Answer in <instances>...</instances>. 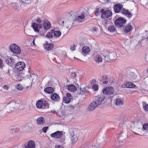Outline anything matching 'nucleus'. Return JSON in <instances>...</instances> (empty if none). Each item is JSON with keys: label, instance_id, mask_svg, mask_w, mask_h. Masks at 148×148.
Segmentation results:
<instances>
[{"label": "nucleus", "instance_id": "obj_1", "mask_svg": "<svg viewBox=\"0 0 148 148\" xmlns=\"http://www.w3.org/2000/svg\"><path fill=\"white\" fill-rule=\"evenodd\" d=\"M21 103V102L19 100H12L7 104L6 108L10 111H13L19 106Z\"/></svg>", "mask_w": 148, "mask_h": 148}, {"label": "nucleus", "instance_id": "obj_2", "mask_svg": "<svg viewBox=\"0 0 148 148\" xmlns=\"http://www.w3.org/2000/svg\"><path fill=\"white\" fill-rule=\"evenodd\" d=\"M75 15L72 13V14L69 15L67 19H66L63 21L62 23H64V25L68 29H70L71 28L72 25L74 23V17Z\"/></svg>", "mask_w": 148, "mask_h": 148}, {"label": "nucleus", "instance_id": "obj_3", "mask_svg": "<svg viewBox=\"0 0 148 148\" xmlns=\"http://www.w3.org/2000/svg\"><path fill=\"white\" fill-rule=\"evenodd\" d=\"M126 22L125 19L123 17H120L116 19L114 23L116 26L118 27H122L124 26Z\"/></svg>", "mask_w": 148, "mask_h": 148}, {"label": "nucleus", "instance_id": "obj_4", "mask_svg": "<svg viewBox=\"0 0 148 148\" xmlns=\"http://www.w3.org/2000/svg\"><path fill=\"white\" fill-rule=\"evenodd\" d=\"M10 49L11 51L16 54H20L21 52L20 47L15 44L11 45Z\"/></svg>", "mask_w": 148, "mask_h": 148}, {"label": "nucleus", "instance_id": "obj_5", "mask_svg": "<svg viewBox=\"0 0 148 148\" xmlns=\"http://www.w3.org/2000/svg\"><path fill=\"white\" fill-rule=\"evenodd\" d=\"M116 58V54L115 53H110L109 55L105 56V61L109 62L115 60Z\"/></svg>", "mask_w": 148, "mask_h": 148}, {"label": "nucleus", "instance_id": "obj_6", "mask_svg": "<svg viewBox=\"0 0 148 148\" xmlns=\"http://www.w3.org/2000/svg\"><path fill=\"white\" fill-rule=\"evenodd\" d=\"M114 92V89L112 87H106L103 88L102 90V92L103 94L110 95L112 94Z\"/></svg>", "mask_w": 148, "mask_h": 148}, {"label": "nucleus", "instance_id": "obj_7", "mask_svg": "<svg viewBox=\"0 0 148 148\" xmlns=\"http://www.w3.org/2000/svg\"><path fill=\"white\" fill-rule=\"evenodd\" d=\"M15 69L16 70L18 71L22 70L25 67V63L23 62H19L15 64Z\"/></svg>", "mask_w": 148, "mask_h": 148}, {"label": "nucleus", "instance_id": "obj_8", "mask_svg": "<svg viewBox=\"0 0 148 148\" xmlns=\"http://www.w3.org/2000/svg\"><path fill=\"white\" fill-rule=\"evenodd\" d=\"M104 99V97L103 95H99L96 97L95 101V102L97 103L98 106L100 105L103 102Z\"/></svg>", "mask_w": 148, "mask_h": 148}, {"label": "nucleus", "instance_id": "obj_9", "mask_svg": "<svg viewBox=\"0 0 148 148\" xmlns=\"http://www.w3.org/2000/svg\"><path fill=\"white\" fill-rule=\"evenodd\" d=\"M112 14V11L110 10H106L101 15L102 18L106 19L111 17Z\"/></svg>", "mask_w": 148, "mask_h": 148}, {"label": "nucleus", "instance_id": "obj_10", "mask_svg": "<svg viewBox=\"0 0 148 148\" xmlns=\"http://www.w3.org/2000/svg\"><path fill=\"white\" fill-rule=\"evenodd\" d=\"M73 96L70 93H67L66 96L63 98V101L66 103H69L71 99H73Z\"/></svg>", "mask_w": 148, "mask_h": 148}, {"label": "nucleus", "instance_id": "obj_11", "mask_svg": "<svg viewBox=\"0 0 148 148\" xmlns=\"http://www.w3.org/2000/svg\"><path fill=\"white\" fill-rule=\"evenodd\" d=\"M32 26L34 29V31L38 32L39 31L38 28L41 29L42 27V24H37L35 22H33L32 23Z\"/></svg>", "mask_w": 148, "mask_h": 148}, {"label": "nucleus", "instance_id": "obj_12", "mask_svg": "<svg viewBox=\"0 0 148 148\" xmlns=\"http://www.w3.org/2000/svg\"><path fill=\"white\" fill-rule=\"evenodd\" d=\"M35 143L32 140H30L28 141L27 144H24V147L25 148H35Z\"/></svg>", "mask_w": 148, "mask_h": 148}, {"label": "nucleus", "instance_id": "obj_13", "mask_svg": "<svg viewBox=\"0 0 148 148\" xmlns=\"http://www.w3.org/2000/svg\"><path fill=\"white\" fill-rule=\"evenodd\" d=\"M63 132L57 131L51 134V137L54 138H60L62 137L63 135Z\"/></svg>", "mask_w": 148, "mask_h": 148}, {"label": "nucleus", "instance_id": "obj_14", "mask_svg": "<svg viewBox=\"0 0 148 148\" xmlns=\"http://www.w3.org/2000/svg\"><path fill=\"white\" fill-rule=\"evenodd\" d=\"M51 99L55 102L58 101L60 100V98L59 95L56 93H52L50 96Z\"/></svg>", "mask_w": 148, "mask_h": 148}, {"label": "nucleus", "instance_id": "obj_15", "mask_svg": "<svg viewBox=\"0 0 148 148\" xmlns=\"http://www.w3.org/2000/svg\"><path fill=\"white\" fill-rule=\"evenodd\" d=\"M121 12L122 14L126 16L129 18H131L132 16V14L129 11V10L126 9L124 8H123L121 11Z\"/></svg>", "mask_w": 148, "mask_h": 148}, {"label": "nucleus", "instance_id": "obj_16", "mask_svg": "<svg viewBox=\"0 0 148 148\" xmlns=\"http://www.w3.org/2000/svg\"><path fill=\"white\" fill-rule=\"evenodd\" d=\"M44 26L43 28L45 30H47L50 29L51 27L50 23L48 20H45L42 22Z\"/></svg>", "mask_w": 148, "mask_h": 148}, {"label": "nucleus", "instance_id": "obj_17", "mask_svg": "<svg viewBox=\"0 0 148 148\" xmlns=\"http://www.w3.org/2000/svg\"><path fill=\"white\" fill-rule=\"evenodd\" d=\"M123 8V5L117 4L114 5V9L115 12L116 13H118L119 12L122 10Z\"/></svg>", "mask_w": 148, "mask_h": 148}, {"label": "nucleus", "instance_id": "obj_18", "mask_svg": "<svg viewBox=\"0 0 148 148\" xmlns=\"http://www.w3.org/2000/svg\"><path fill=\"white\" fill-rule=\"evenodd\" d=\"M54 46L53 43L49 44L47 42H46L45 44H44V48L47 51H50L52 49Z\"/></svg>", "mask_w": 148, "mask_h": 148}, {"label": "nucleus", "instance_id": "obj_19", "mask_svg": "<svg viewBox=\"0 0 148 148\" xmlns=\"http://www.w3.org/2000/svg\"><path fill=\"white\" fill-rule=\"evenodd\" d=\"M85 18V15L82 14L80 15L77 16L75 18H74V21L81 22L83 21Z\"/></svg>", "mask_w": 148, "mask_h": 148}, {"label": "nucleus", "instance_id": "obj_20", "mask_svg": "<svg viewBox=\"0 0 148 148\" xmlns=\"http://www.w3.org/2000/svg\"><path fill=\"white\" fill-rule=\"evenodd\" d=\"M98 106L94 102H92L88 108V110L89 111H91L94 110Z\"/></svg>", "mask_w": 148, "mask_h": 148}, {"label": "nucleus", "instance_id": "obj_21", "mask_svg": "<svg viewBox=\"0 0 148 148\" xmlns=\"http://www.w3.org/2000/svg\"><path fill=\"white\" fill-rule=\"evenodd\" d=\"M82 54L84 56L88 54V53L90 51V49L88 47L84 46L82 48Z\"/></svg>", "mask_w": 148, "mask_h": 148}, {"label": "nucleus", "instance_id": "obj_22", "mask_svg": "<svg viewBox=\"0 0 148 148\" xmlns=\"http://www.w3.org/2000/svg\"><path fill=\"white\" fill-rule=\"evenodd\" d=\"M14 61L13 58H8L6 59L5 62L7 64L12 66L14 65V63H15Z\"/></svg>", "mask_w": 148, "mask_h": 148}, {"label": "nucleus", "instance_id": "obj_23", "mask_svg": "<svg viewBox=\"0 0 148 148\" xmlns=\"http://www.w3.org/2000/svg\"><path fill=\"white\" fill-rule=\"evenodd\" d=\"M74 132L72 133H71L70 137L71 140L72 141V143H75L78 139L77 136L74 134Z\"/></svg>", "mask_w": 148, "mask_h": 148}, {"label": "nucleus", "instance_id": "obj_24", "mask_svg": "<svg viewBox=\"0 0 148 148\" xmlns=\"http://www.w3.org/2000/svg\"><path fill=\"white\" fill-rule=\"evenodd\" d=\"M115 104L116 106H121L123 104L124 102L121 99L116 98L114 100Z\"/></svg>", "mask_w": 148, "mask_h": 148}, {"label": "nucleus", "instance_id": "obj_25", "mask_svg": "<svg viewBox=\"0 0 148 148\" xmlns=\"http://www.w3.org/2000/svg\"><path fill=\"white\" fill-rule=\"evenodd\" d=\"M67 89L71 92H75L77 90V88L75 85H67Z\"/></svg>", "mask_w": 148, "mask_h": 148}, {"label": "nucleus", "instance_id": "obj_26", "mask_svg": "<svg viewBox=\"0 0 148 148\" xmlns=\"http://www.w3.org/2000/svg\"><path fill=\"white\" fill-rule=\"evenodd\" d=\"M95 60L97 62H100L102 61V58L100 55H96L95 56Z\"/></svg>", "mask_w": 148, "mask_h": 148}, {"label": "nucleus", "instance_id": "obj_27", "mask_svg": "<svg viewBox=\"0 0 148 148\" xmlns=\"http://www.w3.org/2000/svg\"><path fill=\"white\" fill-rule=\"evenodd\" d=\"M54 91V89L51 87H48L46 88L44 90V91L48 93H52Z\"/></svg>", "mask_w": 148, "mask_h": 148}, {"label": "nucleus", "instance_id": "obj_28", "mask_svg": "<svg viewBox=\"0 0 148 148\" xmlns=\"http://www.w3.org/2000/svg\"><path fill=\"white\" fill-rule=\"evenodd\" d=\"M132 29V26L131 24H129L123 29L124 31L126 33L130 32Z\"/></svg>", "mask_w": 148, "mask_h": 148}, {"label": "nucleus", "instance_id": "obj_29", "mask_svg": "<svg viewBox=\"0 0 148 148\" xmlns=\"http://www.w3.org/2000/svg\"><path fill=\"white\" fill-rule=\"evenodd\" d=\"M37 122L39 125H42L45 123V121L43 117H40L37 118Z\"/></svg>", "mask_w": 148, "mask_h": 148}, {"label": "nucleus", "instance_id": "obj_30", "mask_svg": "<svg viewBox=\"0 0 148 148\" xmlns=\"http://www.w3.org/2000/svg\"><path fill=\"white\" fill-rule=\"evenodd\" d=\"M136 76L132 72H130L129 73V78L132 80H134L136 79Z\"/></svg>", "mask_w": 148, "mask_h": 148}, {"label": "nucleus", "instance_id": "obj_31", "mask_svg": "<svg viewBox=\"0 0 148 148\" xmlns=\"http://www.w3.org/2000/svg\"><path fill=\"white\" fill-rule=\"evenodd\" d=\"M86 88L84 87L82 88H80V92H78V94L81 95H84L85 94V92L86 91Z\"/></svg>", "mask_w": 148, "mask_h": 148}, {"label": "nucleus", "instance_id": "obj_32", "mask_svg": "<svg viewBox=\"0 0 148 148\" xmlns=\"http://www.w3.org/2000/svg\"><path fill=\"white\" fill-rule=\"evenodd\" d=\"M43 101L40 100L37 101L36 103V106L38 108H41L42 107Z\"/></svg>", "mask_w": 148, "mask_h": 148}, {"label": "nucleus", "instance_id": "obj_33", "mask_svg": "<svg viewBox=\"0 0 148 148\" xmlns=\"http://www.w3.org/2000/svg\"><path fill=\"white\" fill-rule=\"evenodd\" d=\"M130 84H131V82L126 83L121 85V87L123 88H130Z\"/></svg>", "mask_w": 148, "mask_h": 148}, {"label": "nucleus", "instance_id": "obj_34", "mask_svg": "<svg viewBox=\"0 0 148 148\" xmlns=\"http://www.w3.org/2000/svg\"><path fill=\"white\" fill-rule=\"evenodd\" d=\"M61 34V32L59 31H55L54 32L53 35L55 37L58 38Z\"/></svg>", "mask_w": 148, "mask_h": 148}, {"label": "nucleus", "instance_id": "obj_35", "mask_svg": "<svg viewBox=\"0 0 148 148\" xmlns=\"http://www.w3.org/2000/svg\"><path fill=\"white\" fill-rule=\"evenodd\" d=\"M42 106L43 108H49V104L46 101H43Z\"/></svg>", "mask_w": 148, "mask_h": 148}, {"label": "nucleus", "instance_id": "obj_36", "mask_svg": "<svg viewBox=\"0 0 148 148\" xmlns=\"http://www.w3.org/2000/svg\"><path fill=\"white\" fill-rule=\"evenodd\" d=\"M109 31L111 32H114L116 31L114 25L109 26L108 28Z\"/></svg>", "mask_w": 148, "mask_h": 148}, {"label": "nucleus", "instance_id": "obj_37", "mask_svg": "<svg viewBox=\"0 0 148 148\" xmlns=\"http://www.w3.org/2000/svg\"><path fill=\"white\" fill-rule=\"evenodd\" d=\"M53 33L51 32H48L46 34L45 36L47 38L49 39L52 38L53 37Z\"/></svg>", "mask_w": 148, "mask_h": 148}, {"label": "nucleus", "instance_id": "obj_38", "mask_svg": "<svg viewBox=\"0 0 148 148\" xmlns=\"http://www.w3.org/2000/svg\"><path fill=\"white\" fill-rule=\"evenodd\" d=\"M142 130L143 131H145L146 132H148V123L144 124L143 126Z\"/></svg>", "mask_w": 148, "mask_h": 148}, {"label": "nucleus", "instance_id": "obj_39", "mask_svg": "<svg viewBox=\"0 0 148 148\" xmlns=\"http://www.w3.org/2000/svg\"><path fill=\"white\" fill-rule=\"evenodd\" d=\"M92 87V88L95 91H97L99 87L98 85L96 84L93 85Z\"/></svg>", "mask_w": 148, "mask_h": 148}, {"label": "nucleus", "instance_id": "obj_40", "mask_svg": "<svg viewBox=\"0 0 148 148\" xmlns=\"http://www.w3.org/2000/svg\"><path fill=\"white\" fill-rule=\"evenodd\" d=\"M36 22L37 23V24H41L42 21L40 18L38 17L36 18Z\"/></svg>", "mask_w": 148, "mask_h": 148}, {"label": "nucleus", "instance_id": "obj_41", "mask_svg": "<svg viewBox=\"0 0 148 148\" xmlns=\"http://www.w3.org/2000/svg\"><path fill=\"white\" fill-rule=\"evenodd\" d=\"M119 139L120 140H123L125 139V137L124 138L123 136V133H121L119 134Z\"/></svg>", "mask_w": 148, "mask_h": 148}, {"label": "nucleus", "instance_id": "obj_42", "mask_svg": "<svg viewBox=\"0 0 148 148\" xmlns=\"http://www.w3.org/2000/svg\"><path fill=\"white\" fill-rule=\"evenodd\" d=\"M108 79V77L107 76L103 75L102 76V78L100 80L101 82L103 81L104 80H107Z\"/></svg>", "mask_w": 148, "mask_h": 148}, {"label": "nucleus", "instance_id": "obj_43", "mask_svg": "<svg viewBox=\"0 0 148 148\" xmlns=\"http://www.w3.org/2000/svg\"><path fill=\"white\" fill-rule=\"evenodd\" d=\"M4 66V64L2 60L0 58V69H2Z\"/></svg>", "mask_w": 148, "mask_h": 148}, {"label": "nucleus", "instance_id": "obj_44", "mask_svg": "<svg viewBox=\"0 0 148 148\" xmlns=\"http://www.w3.org/2000/svg\"><path fill=\"white\" fill-rule=\"evenodd\" d=\"M100 10H99V9H97L95 11V15L96 16L99 15L100 14Z\"/></svg>", "mask_w": 148, "mask_h": 148}, {"label": "nucleus", "instance_id": "obj_45", "mask_svg": "<svg viewBox=\"0 0 148 148\" xmlns=\"http://www.w3.org/2000/svg\"><path fill=\"white\" fill-rule=\"evenodd\" d=\"M65 141V138H64V137H63V138L61 137L60 138V139L59 141L62 142L64 144L66 143Z\"/></svg>", "mask_w": 148, "mask_h": 148}, {"label": "nucleus", "instance_id": "obj_46", "mask_svg": "<svg viewBox=\"0 0 148 148\" xmlns=\"http://www.w3.org/2000/svg\"><path fill=\"white\" fill-rule=\"evenodd\" d=\"M48 128V127H43L42 131L43 132L45 133L46 132V131L47 130Z\"/></svg>", "mask_w": 148, "mask_h": 148}, {"label": "nucleus", "instance_id": "obj_47", "mask_svg": "<svg viewBox=\"0 0 148 148\" xmlns=\"http://www.w3.org/2000/svg\"><path fill=\"white\" fill-rule=\"evenodd\" d=\"M70 49L72 51H73L75 50V45L74 44L71 45L70 47Z\"/></svg>", "mask_w": 148, "mask_h": 148}, {"label": "nucleus", "instance_id": "obj_48", "mask_svg": "<svg viewBox=\"0 0 148 148\" xmlns=\"http://www.w3.org/2000/svg\"><path fill=\"white\" fill-rule=\"evenodd\" d=\"M71 76L73 78H75L77 76L76 74L74 72H71Z\"/></svg>", "mask_w": 148, "mask_h": 148}, {"label": "nucleus", "instance_id": "obj_49", "mask_svg": "<svg viewBox=\"0 0 148 148\" xmlns=\"http://www.w3.org/2000/svg\"><path fill=\"white\" fill-rule=\"evenodd\" d=\"M17 89L19 90H22L23 88L21 86L19 85H18L16 87Z\"/></svg>", "mask_w": 148, "mask_h": 148}, {"label": "nucleus", "instance_id": "obj_50", "mask_svg": "<svg viewBox=\"0 0 148 148\" xmlns=\"http://www.w3.org/2000/svg\"><path fill=\"white\" fill-rule=\"evenodd\" d=\"M144 109L146 111H148V104L146 105L143 107Z\"/></svg>", "mask_w": 148, "mask_h": 148}, {"label": "nucleus", "instance_id": "obj_51", "mask_svg": "<svg viewBox=\"0 0 148 148\" xmlns=\"http://www.w3.org/2000/svg\"><path fill=\"white\" fill-rule=\"evenodd\" d=\"M3 88L5 90H8L9 88V87L7 85H5L3 86Z\"/></svg>", "mask_w": 148, "mask_h": 148}, {"label": "nucleus", "instance_id": "obj_52", "mask_svg": "<svg viewBox=\"0 0 148 148\" xmlns=\"http://www.w3.org/2000/svg\"><path fill=\"white\" fill-rule=\"evenodd\" d=\"M97 29L96 28V27H93L92 29V31L93 33L96 32Z\"/></svg>", "mask_w": 148, "mask_h": 148}, {"label": "nucleus", "instance_id": "obj_53", "mask_svg": "<svg viewBox=\"0 0 148 148\" xmlns=\"http://www.w3.org/2000/svg\"><path fill=\"white\" fill-rule=\"evenodd\" d=\"M130 88H133L135 87L136 85L134 83H131V84H130Z\"/></svg>", "mask_w": 148, "mask_h": 148}, {"label": "nucleus", "instance_id": "obj_54", "mask_svg": "<svg viewBox=\"0 0 148 148\" xmlns=\"http://www.w3.org/2000/svg\"><path fill=\"white\" fill-rule=\"evenodd\" d=\"M55 148H64L63 147L60 145H57L55 146Z\"/></svg>", "mask_w": 148, "mask_h": 148}, {"label": "nucleus", "instance_id": "obj_55", "mask_svg": "<svg viewBox=\"0 0 148 148\" xmlns=\"http://www.w3.org/2000/svg\"><path fill=\"white\" fill-rule=\"evenodd\" d=\"M108 82L107 81H105L103 82V83L104 84H108Z\"/></svg>", "mask_w": 148, "mask_h": 148}, {"label": "nucleus", "instance_id": "obj_56", "mask_svg": "<svg viewBox=\"0 0 148 148\" xmlns=\"http://www.w3.org/2000/svg\"><path fill=\"white\" fill-rule=\"evenodd\" d=\"M96 82V80L95 79H93L92 80V84H95Z\"/></svg>", "mask_w": 148, "mask_h": 148}, {"label": "nucleus", "instance_id": "obj_57", "mask_svg": "<svg viewBox=\"0 0 148 148\" xmlns=\"http://www.w3.org/2000/svg\"><path fill=\"white\" fill-rule=\"evenodd\" d=\"M115 146L116 147H117L119 146H120V145H118V144H117V143H115Z\"/></svg>", "mask_w": 148, "mask_h": 148}, {"label": "nucleus", "instance_id": "obj_58", "mask_svg": "<svg viewBox=\"0 0 148 148\" xmlns=\"http://www.w3.org/2000/svg\"><path fill=\"white\" fill-rule=\"evenodd\" d=\"M34 40V39L33 40V44L35 45Z\"/></svg>", "mask_w": 148, "mask_h": 148}, {"label": "nucleus", "instance_id": "obj_59", "mask_svg": "<svg viewBox=\"0 0 148 148\" xmlns=\"http://www.w3.org/2000/svg\"><path fill=\"white\" fill-rule=\"evenodd\" d=\"M76 59H78L79 60H80L79 59H77V58H76Z\"/></svg>", "mask_w": 148, "mask_h": 148}, {"label": "nucleus", "instance_id": "obj_60", "mask_svg": "<svg viewBox=\"0 0 148 148\" xmlns=\"http://www.w3.org/2000/svg\"><path fill=\"white\" fill-rule=\"evenodd\" d=\"M8 73H9V69H8Z\"/></svg>", "mask_w": 148, "mask_h": 148}, {"label": "nucleus", "instance_id": "obj_61", "mask_svg": "<svg viewBox=\"0 0 148 148\" xmlns=\"http://www.w3.org/2000/svg\"><path fill=\"white\" fill-rule=\"evenodd\" d=\"M147 73H148V68L147 69Z\"/></svg>", "mask_w": 148, "mask_h": 148}]
</instances>
